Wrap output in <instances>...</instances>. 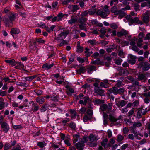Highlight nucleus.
<instances>
[{
    "mask_svg": "<svg viewBox=\"0 0 150 150\" xmlns=\"http://www.w3.org/2000/svg\"><path fill=\"white\" fill-rule=\"evenodd\" d=\"M125 91V89L124 88H120L118 89L117 87L114 86L112 88H110L108 90V93L112 94V93H113L115 95L118 94H122Z\"/></svg>",
    "mask_w": 150,
    "mask_h": 150,
    "instance_id": "f257e3e1",
    "label": "nucleus"
},
{
    "mask_svg": "<svg viewBox=\"0 0 150 150\" xmlns=\"http://www.w3.org/2000/svg\"><path fill=\"white\" fill-rule=\"evenodd\" d=\"M70 32V30H66L62 32L58 35V37L55 38V39L57 40L58 43H59L60 42V40L65 38Z\"/></svg>",
    "mask_w": 150,
    "mask_h": 150,
    "instance_id": "f03ea898",
    "label": "nucleus"
},
{
    "mask_svg": "<svg viewBox=\"0 0 150 150\" xmlns=\"http://www.w3.org/2000/svg\"><path fill=\"white\" fill-rule=\"evenodd\" d=\"M138 67L140 68L142 67L143 70L146 71L150 69V64L147 62H142L138 64Z\"/></svg>",
    "mask_w": 150,
    "mask_h": 150,
    "instance_id": "7ed1b4c3",
    "label": "nucleus"
},
{
    "mask_svg": "<svg viewBox=\"0 0 150 150\" xmlns=\"http://www.w3.org/2000/svg\"><path fill=\"white\" fill-rule=\"evenodd\" d=\"M150 12L149 11H147L143 15L142 21L145 24H148L150 21Z\"/></svg>",
    "mask_w": 150,
    "mask_h": 150,
    "instance_id": "20e7f679",
    "label": "nucleus"
},
{
    "mask_svg": "<svg viewBox=\"0 0 150 150\" xmlns=\"http://www.w3.org/2000/svg\"><path fill=\"white\" fill-rule=\"evenodd\" d=\"M115 105L119 108L124 106L127 103V101L124 100H118L117 98L115 99Z\"/></svg>",
    "mask_w": 150,
    "mask_h": 150,
    "instance_id": "39448f33",
    "label": "nucleus"
},
{
    "mask_svg": "<svg viewBox=\"0 0 150 150\" xmlns=\"http://www.w3.org/2000/svg\"><path fill=\"white\" fill-rule=\"evenodd\" d=\"M124 9L117 10L114 13L115 15H119L118 18L119 19H121L123 17L125 16V13L124 12Z\"/></svg>",
    "mask_w": 150,
    "mask_h": 150,
    "instance_id": "423d86ee",
    "label": "nucleus"
},
{
    "mask_svg": "<svg viewBox=\"0 0 150 150\" xmlns=\"http://www.w3.org/2000/svg\"><path fill=\"white\" fill-rule=\"evenodd\" d=\"M84 142L82 139H79L78 142L75 144V146L77 148L79 149V150H83V147L84 146Z\"/></svg>",
    "mask_w": 150,
    "mask_h": 150,
    "instance_id": "0eeeda50",
    "label": "nucleus"
},
{
    "mask_svg": "<svg viewBox=\"0 0 150 150\" xmlns=\"http://www.w3.org/2000/svg\"><path fill=\"white\" fill-rule=\"evenodd\" d=\"M64 16V15L62 13H59L58 14L57 16L54 17L52 19L51 21L53 22L55 21H62V18Z\"/></svg>",
    "mask_w": 150,
    "mask_h": 150,
    "instance_id": "6e6552de",
    "label": "nucleus"
},
{
    "mask_svg": "<svg viewBox=\"0 0 150 150\" xmlns=\"http://www.w3.org/2000/svg\"><path fill=\"white\" fill-rule=\"evenodd\" d=\"M146 112V109L143 108V107L140 108L138 109L137 116L139 117H141L142 116L145 114Z\"/></svg>",
    "mask_w": 150,
    "mask_h": 150,
    "instance_id": "1a4fd4ad",
    "label": "nucleus"
},
{
    "mask_svg": "<svg viewBox=\"0 0 150 150\" xmlns=\"http://www.w3.org/2000/svg\"><path fill=\"white\" fill-rule=\"evenodd\" d=\"M96 14L97 15L100 16L103 18H105L107 16L106 13L103 11V10L102 9H98L96 11Z\"/></svg>",
    "mask_w": 150,
    "mask_h": 150,
    "instance_id": "9d476101",
    "label": "nucleus"
},
{
    "mask_svg": "<svg viewBox=\"0 0 150 150\" xmlns=\"http://www.w3.org/2000/svg\"><path fill=\"white\" fill-rule=\"evenodd\" d=\"M128 32L126 30L122 29L120 31L117 33V36L119 37H122L124 36L126 37L128 35Z\"/></svg>",
    "mask_w": 150,
    "mask_h": 150,
    "instance_id": "9b49d317",
    "label": "nucleus"
},
{
    "mask_svg": "<svg viewBox=\"0 0 150 150\" xmlns=\"http://www.w3.org/2000/svg\"><path fill=\"white\" fill-rule=\"evenodd\" d=\"M146 76L144 74L139 73L138 75L137 79L138 81H141L142 82H144L147 80Z\"/></svg>",
    "mask_w": 150,
    "mask_h": 150,
    "instance_id": "f8f14e48",
    "label": "nucleus"
},
{
    "mask_svg": "<svg viewBox=\"0 0 150 150\" xmlns=\"http://www.w3.org/2000/svg\"><path fill=\"white\" fill-rule=\"evenodd\" d=\"M31 103H32L31 110L34 112L38 111L40 108L38 104L33 101L30 102V104Z\"/></svg>",
    "mask_w": 150,
    "mask_h": 150,
    "instance_id": "ddd939ff",
    "label": "nucleus"
},
{
    "mask_svg": "<svg viewBox=\"0 0 150 150\" xmlns=\"http://www.w3.org/2000/svg\"><path fill=\"white\" fill-rule=\"evenodd\" d=\"M83 99H84V100H81V99L79 100V103L80 104L83 105H85L87 102H89L90 100L89 97L88 96H85Z\"/></svg>",
    "mask_w": 150,
    "mask_h": 150,
    "instance_id": "4468645a",
    "label": "nucleus"
},
{
    "mask_svg": "<svg viewBox=\"0 0 150 150\" xmlns=\"http://www.w3.org/2000/svg\"><path fill=\"white\" fill-rule=\"evenodd\" d=\"M91 63L95 65H104V62L101 61L100 58H97L94 61H92Z\"/></svg>",
    "mask_w": 150,
    "mask_h": 150,
    "instance_id": "2eb2a0df",
    "label": "nucleus"
},
{
    "mask_svg": "<svg viewBox=\"0 0 150 150\" xmlns=\"http://www.w3.org/2000/svg\"><path fill=\"white\" fill-rule=\"evenodd\" d=\"M1 127L3 129V131L5 132L6 133L9 129V127L7 124L6 122H3L1 125Z\"/></svg>",
    "mask_w": 150,
    "mask_h": 150,
    "instance_id": "dca6fc26",
    "label": "nucleus"
},
{
    "mask_svg": "<svg viewBox=\"0 0 150 150\" xmlns=\"http://www.w3.org/2000/svg\"><path fill=\"white\" fill-rule=\"evenodd\" d=\"M94 92L100 96H103L104 93V91L100 87L95 88Z\"/></svg>",
    "mask_w": 150,
    "mask_h": 150,
    "instance_id": "f3484780",
    "label": "nucleus"
},
{
    "mask_svg": "<svg viewBox=\"0 0 150 150\" xmlns=\"http://www.w3.org/2000/svg\"><path fill=\"white\" fill-rule=\"evenodd\" d=\"M36 42H34L31 43L29 46V49L31 50H36V52H38V49L37 47Z\"/></svg>",
    "mask_w": 150,
    "mask_h": 150,
    "instance_id": "a211bd4d",
    "label": "nucleus"
},
{
    "mask_svg": "<svg viewBox=\"0 0 150 150\" xmlns=\"http://www.w3.org/2000/svg\"><path fill=\"white\" fill-rule=\"evenodd\" d=\"M13 21L8 19L7 18L5 19L4 21L5 26L6 27H11L13 26Z\"/></svg>",
    "mask_w": 150,
    "mask_h": 150,
    "instance_id": "6ab92c4d",
    "label": "nucleus"
},
{
    "mask_svg": "<svg viewBox=\"0 0 150 150\" xmlns=\"http://www.w3.org/2000/svg\"><path fill=\"white\" fill-rule=\"evenodd\" d=\"M20 32V30L17 28H12L11 29L10 33L12 36L13 35L18 34Z\"/></svg>",
    "mask_w": 150,
    "mask_h": 150,
    "instance_id": "aec40b11",
    "label": "nucleus"
},
{
    "mask_svg": "<svg viewBox=\"0 0 150 150\" xmlns=\"http://www.w3.org/2000/svg\"><path fill=\"white\" fill-rule=\"evenodd\" d=\"M5 62L13 66H14L16 65L17 62L15 61L14 59H12L10 60H6Z\"/></svg>",
    "mask_w": 150,
    "mask_h": 150,
    "instance_id": "412c9836",
    "label": "nucleus"
},
{
    "mask_svg": "<svg viewBox=\"0 0 150 150\" xmlns=\"http://www.w3.org/2000/svg\"><path fill=\"white\" fill-rule=\"evenodd\" d=\"M77 20V16H72L71 19L68 21V23L70 24L74 23Z\"/></svg>",
    "mask_w": 150,
    "mask_h": 150,
    "instance_id": "4be33fe9",
    "label": "nucleus"
},
{
    "mask_svg": "<svg viewBox=\"0 0 150 150\" xmlns=\"http://www.w3.org/2000/svg\"><path fill=\"white\" fill-rule=\"evenodd\" d=\"M96 67L94 66H88L87 68V71L88 73H91L93 71H95Z\"/></svg>",
    "mask_w": 150,
    "mask_h": 150,
    "instance_id": "5701e85b",
    "label": "nucleus"
},
{
    "mask_svg": "<svg viewBox=\"0 0 150 150\" xmlns=\"http://www.w3.org/2000/svg\"><path fill=\"white\" fill-rule=\"evenodd\" d=\"M85 50L84 52L86 54L85 56L87 57H88L92 54L93 52L92 51H90L89 49L88 48L86 47Z\"/></svg>",
    "mask_w": 150,
    "mask_h": 150,
    "instance_id": "b1692460",
    "label": "nucleus"
},
{
    "mask_svg": "<svg viewBox=\"0 0 150 150\" xmlns=\"http://www.w3.org/2000/svg\"><path fill=\"white\" fill-rule=\"evenodd\" d=\"M137 38L135 37H133L132 38H131L130 41V44L132 46L135 45L136 42L137 41Z\"/></svg>",
    "mask_w": 150,
    "mask_h": 150,
    "instance_id": "393cba45",
    "label": "nucleus"
},
{
    "mask_svg": "<svg viewBox=\"0 0 150 150\" xmlns=\"http://www.w3.org/2000/svg\"><path fill=\"white\" fill-rule=\"evenodd\" d=\"M65 88L67 89V90L70 92H69L68 91L67 92V94L68 95H70V93H74V90L72 88L70 87L69 86L66 85Z\"/></svg>",
    "mask_w": 150,
    "mask_h": 150,
    "instance_id": "a878e982",
    "label": "nucleus"
},
{
    "mask_svg": "<svg viewBox=\"0 0 150 150\" xmlns=\"http://www.w3.org/2000/svg\"><path fill=\"white\" fill-rule=\"evenodd\" d=\"M89 139L90 141L92 142H95L98 139L97 137L94 136L92 134L90 135Z\"/></svg>",
    "mask_w": 150,
    "mask_h": 150,
    "instance_id": "bb28decb",
    "label": "nucleus"
},
{
    "mask_svg": "<svg viewBox=\"0 0 150 150\" xmlns=\"http://www.w3.org/2000/svg\"><path fill=\"white\" fill-rule=\"evenodd\" d=\"M87 18L84 17H81L78 20V22L80 24H84L87 21Z\"/></svg>",
    "mask_w": 150,
    "mask_h": 150,
    "instance_id": "cd10ccee",
    "label": "nucleus"
},
{
    "mask_svg": "<svg viewBox=\"0 0 150 150\" xmlns=\"http://www.w3.org/2000/svg\"><path fill=\"white\" fill-rule=\"evenodd\" d=\"M133 90L128 91L129 94L131 95V97L134 98L137 96V93L136 91L133 92Z\"/></svg>",
    "mask_w": 150,
    "mask_h": 150,
    "instance_id": "c85d7f7f",
    "label": "nucleus"
},
{
    "mask_svg": "<svg viewBox=\"0 0 150 150\" xmlns=\"http://www.w3.org/2000/svg\"><path fill=\"white\" fill-rule=\"evenodd\" d=\"M120 79L121 80V81H118L117 82V83L116 84V87H117L119 88L122 86V81L124 80L123 77H121L120 78Z\"/></svg>",
    "mask_w": 150,
    "mask_h": 150,
    "instance_id": "c756f323",
    "label": "nucleus"
},
{
    "mask_svg": "<svg viewBox=\"0 0 150 150\" xmlns=\"http://www.w3.org/2000/svg\"><path fill=\"white\" fill-rule=\"evenodd\" d=\"M36 100L40 104H42L45 101V100L42 97H38L36 99Z\"/></svg>",
    "mask_w": 150,
    "mask_h": 150,
    "instance_id": "7c9ffc66",
    "label": "nucleus"
},
{
    "mask_svg": "<svg viewBox=\"0 0 150 150\" xmlns=\"http://www.w3.org/2000/svg\"><path fill=\"white\" fill-rule=\"evenodd\" d=\"M69 111L71 115V117L72 118H75L76 116V112L74 110L71 109Z\"/></svg>",
    "mask_w": 150,
    "mask_h": 150,
    "instance_id": "2f4dec72",
    "label": "nucleus"
},
{
    "mask_svg": "<svg viewBox=\"0 0 150 150\" xmlns=\"http://www.w3.org/2000/svg\"><path fill=\"white\" fill-rule=\"evenodd\" d=\"M17 16L16 13L14 14L13 13H11L10 16L8 17L9 18L10 21H13L14 20L16 17Z\"/></svg>",
    "mask_w": 150,
    "mask_h": 150,
    "instance_id": "473e14b6",
    "label": "nucleus"
},
{
    "mask_svg": "<svg viewBox=\"0 0 150 150\" xmlns=\"http://www.w3.org/2000/svg\"><path fill=\"white\" fill-rule=\"evenodd\" d=\"M109 119L112 122H115L117 121V118L110 114L109 115Z\"/></svg>",
    "mask_w": 150,
    "mask_h": 150,
    "instance_id": "72a5a7b5",
    "label": "nucleus"
},
{
    "mask_svg": "<svg viewBox=\"0 0 150 150\" xmlns=\"http://www.w3.org/2000/svg\"><path fill=\"white\" fill-rule=\"evenodd\" d=\"M109 7L107 5H105L103 8V11L106 13L107 15H109L110 13V11L108 9Z\"/></svg>",
    "mask_w": 150,
    "mask_h": 150,
    "instance_id": "f704fd0d",
    "label": "nucleus"
},
{
    "mask_svg": "<svg viewBox=\"0 0 150 150\" xmlns=\"http://www.w3.org/2000/svg\"><path fill=\"white\" fill-rule=\"evenodd\" d=\"M142 124L139 121H137L134 122L133 124V127L136 128L139 127H141L142 126Z\"/></svg>",
    "mask_w": 150,
    "mask_h": 150,
    "instance_id": "c9c22d12",
    "label": "nucleus"
},
{
    "mask_svg": "<svg viewBox=\"0 0 150 150\" xmlns=\"http://www.w3.org/2000/svg\"><path fill=\"white\" fill-rule=\"evenodd\" d=\"M53 64H49L48 63H46L44 64L42 66V68H46V69H50L53 67Z\"/></svg>",
    "mask_w": 150,
    "mask_h": 150,
    "instance_id": "e433bc0d",
    "label": "nucleus"
},
{
    "mask_svg": "<svg viewBox=\"0 0 150 150\" xmlns=\"http://www.w3.org/2000/svg\"><path fill=\"white\" fill-rule=\"evenodd\" d=\"M48 105L45 104L42 106L40 108L41 111L44 112L48 108Z\"/></svg>",
    "mask_w": 150,
    "mask_h": 150,
    "instance_id": "4c0bfd02",
    "label": "nucleus"
},
{
    "mask_svg": "<svg viewBox=\"0 0 150 150\" xmlns=\"http://www.w3.org/2000/svg\"><path fill=\"white\" fill-rule=\"evenodd\" d=\"M100 109L103 111H106L108 112V109L107 107V104H103L100 106Z\"/></svg>",
    "mask_w": 150,
    "mask_h": 150,
    "instance_id": "58836bf2",
    "label": "nucleus"
},
{
    "mask_svg": "<svg viewBox=\"0 0 150 150\" xmlns=\"http://www.w3.org/2000/svg\"><path fill=\"white\" fill-rule=\"evenodd\" d=\"M92 118V116L88 115H84L83 117V120L85 122H87L88 120H91Z\"/></svg>",
    "mask_w": 150,
    "mask_h": 150,
    "instance_id": "ea45409f",
    "label": "nucleus"
},
{
    "mask_svg": "<svg viewBox=\"0 0 150 150\" xmlns=\"http://www.w3.org/2000/svg\"><path fill=\"white\" fill-rule=\"evenodd\" d=\"M85 68L84 67H81L77 70V73L78 74L84 73L85 70Z\"/></svg>",
    "mask_w": 150,
    "mask_h": 150,
    "instance_id": "a19ab883",
    "label": "nucleus"
},
{
    "mask_svg": "<svg viewBox=\"0 0 150 150\" xmlns=\"http://www.w3.org/2000/svg\"><path fill=\"white\" fill-rule=\"evenodd\" d=\"M127 72V71L125 69H121L119 70L118 74L120 76H121L125 74L126 72Z\"/></svg>",
    "mask_w": 150,
    "mask_h": 150,
    "instance_id": "79ce46f5",
    "label": "nucleus"
},
{
    "mask_svg": "<svg viewBox=\"0 0 150 150\" xmlns=\"http://www.w3.org/2000/svg\"><path fill=\"white\" fill-rule=\"evenodd\" d=\"M46 144L44 142H38L37 144V145L39 147L42 148L45 146Z\"/></svg>",
    "mask_w": 150,
    "mask_h": 150,
    "instance_id": "37998d69",
    "label": "nucleus"
},
{
    "mask_svg": "<svg viewBox=\"0 0 150 150\" xmlns=\"http://www.w3.org/2000/svg\"><path fill=\"white\" fill-rule=\"evenodd\" d=\"M139 21V19L137 17H135L134 19H131L130 20V22L132 23H137Z\"/></svg>",
    "mask_w": 150,
    "mask_h": 150,
    "instance_id": "c03bdc74",
    "label": "nucleus"
},
{
    "mask_svg": "<svg viewBox=\"0 0 150 150\" xmlns=\"http://www.w3.org/2000/svg\"><path fill=\"white\" fill-rule=\"evenodd\" d=\"M124 139V137L120 134L118 135L117 136V141L118 142L122 141Z\"/></svg>",
    "mask_w": 150,
    "mask_h": 150,
    "instance_id": "a18cd8bd",
    "label": "nucleus"
},
{
    "mask_svg": "<svg viewBox=\"0 0 150 150\" xmlns=\"http://www.w3.org/2000/svg\"><path fill=\"white\" fill-rule=\"evenodd\" d=\"M87 43L90 44L93 46H94L96 45L97 42L96 40H89L87 41Z\"/></svg>",
    "mask_w": 150,
    "mask_h": 150,
    "instance_id": "49530a36",
    "label": "nucleus"
},
{
    "mask_svg": "<svg viewBox=\"0 0 150 150\" xmlns=\"http://www.w3.org/2000/svg\"><path fill=\"white\" fill-rule=\"evenodd\" d=\"M51 99L54 101H58L59 100V97L57 95L51 96Z\"/></svg>",
    "mask_w": 150,
    "mask_h": 150,
    "instance_id": "de8ad7c7",
    "label": "nucleus"
},
{
    "mask_svg": "<svg viewBox=\"0 0 150 150\" xmlns=\"http://www.w3.org/2000/svg\"><path fill=\"white\" fill-rule=\"evenodd\" d=\"M86 110V108L85 107H83L79 110V112L81 114H83L85 113Z\"/></svg>",
    "mask_w": 150,
    "mask_h": 150,
    "instance_id": "09e8293b",
    "label": "nucleus"
},
{
    "mask_svg": "<svg viewBox=\"0 0 150 150\" xmlns=\"http://www.w3.org/2000/svg\"><path fill=\"white\" fill-rule=\"evenodd\" d=\"M79 136L77 134H75L73 135V141L74 143H75L79 139Z\"/></svg>",
    "mask_w": 150,
    "mask_h": 150,
    "instance_id": "8fccbe9b",
    "label": "nucleus"
},
{
    "mask_svg": "<svg viewBox=\"0 0 150 150\" xmlns=\"http://www.w3.org/2000/svg\"><path fill=\"white\" fill-rule=\"evenodd\" d=\"M110 27L114 30L116 29L118 27V25L115 23H113L110 24Z\"/></svg>",
    "mask_w": 150,
    "mask_h": 150,
    "instance_id": "3c124183",
    "label": "nucleus"
},
{
    "mask_svg": "<svg viewBox=\"0 0 150 150\" xmlns=\"http://www.w3.org/2000/svg\"><path fill=\"white\" fill-rule=\"evenodd\" d=\"M70 120V119L68 118H66L65 120H63L62 121V125L64 126H65L66 124V123L69 122Z\"/></svg>",
    "mask_w": 150,
    "mask_h": 150,
    "instance_id": "603ef678",
    "label": "nucleus"
},
{
    "mask_svg": "<svg viewBox=\"0 0 150 150\" xmlns=\"http://www.w3.org/2000/svg\"><path fill=\"white\" fill-rule=\"evenodd\" d=\"M86 24H79V27L80 29L81 30H85L86 31V28L85 25Z\"/></svg>",
    "mask_w": 150,
    "mask_h": 150,
    "instance_id": "864d4df0",
    "label": "nucleus"
},
{
    "mask_svg": "<svg viewBox=\"0 0 150 150\" xmlns=\"http://www.w3.org/2000/svg\"><path fill=\"white\" fill-rule=\"evenodd\" d=\"M69 126L71 128L74 129L76 128V126L75 123L73 122H71L69 125Z\"/></svg>",
    "mask_w": 150,
    "mask_h": 150,
    "instance_id": "5fc2aeb1",
    "label": "nucleus"
},
{
    "mask_svg": "<svg viewBox=\"0 0 150 150\" xmlns=\"http://www.w3.org/2000/svg\"><path fill=\"white\" fill-rule=\"evenodd\" d=\"M79 9V7L78 5H74L73 6L72 10H71V11L73 12H74Z\"/></svg>",
    "mask_w": 150,
    "mask_h": 150,
    "instance_id": "6e6d98bb",
    "label": "nucleus"
},
{
    "mask_svg": "<svg viewBox=\"0 0 150 150\" xmlns=\"http://www.w3.org/2000/svg\"><path fill=\"white\" fill-rule=\"evenodd\" d=\"M100 86L104 88H107L109 86L108 84L105 83H104V82H101L100 83Z\"/></svg>",
    "mask_w": 150,
    "mask_h": 150,
    "instance_id": "4d7b16f0",
    "label": "nucleus"
},
{
    "mask_svg": "<svg viewBox=\"0 0 150 150\" xmlns=\"http://www.w3.org/2000/svg\"><path fill=\"white\" fill-rule=\"evenodd\" d=\"M38 75H35L32 76H29L28 77H27L26 79L27 81L32 80L34 78L36 77Z\"/></svg>",
    "mask_w": 150,
    "mask_h": 150,
    "instance_id": "13d9d810",
    "label": "nucleus"
},
{
    "mask_svg": "<svg viewBox=\"0 0 150 150\" xmlns=\"http://www.w3.org/2000/svg\"><path fill=\"white\" fill-rule=\"evenodd\" d=\"M70 141V139H65L64 140L65 144L68 146H70L71 145Z\"/></svg>",
    "mask_w": 150,
    "mask_h": 150,
    "instance_id": "bf43d9fd",
    "label": "nucleus"
},
{
    "mask_svg": "<svg viewBox=\"0 0 150 150\" xmlns=\"http://www.w3.org/2000/svg\"><path fill=\"white\" fill-rule=\"evenodd\" d=\"M108 140L107 139H105L101 142V144L103 146L105 147L107 144Z\"/></svg>",
    "mask_w": 150,
    "mask_h": 150,
    "instance_id": "052dcab7",
    "label": "nucleus"
},
{
    "mask_svg": "<svg viewBox=\"0 0 150 150\" xmlns=\"http://www.w3.org/2000/svg\"><path fill=\"white\" fill-rule=\"evenodd\" d=\"M94 103L97 104H100L104 103V101L101 100L100 99H97L95 100Z\"/></svg>",
    "mask_w": 150,
    "mask_h": 150,
    "instance_id": "680f3d73",
    "label": "nucleus"
},
{
    "mask_svg": "<svg viewBox=\"0 0 150 150\" xmlns=\"http://www.w3.org/2000/svg\"><path fill=\"white\" fill-rule=\"evenodd\" d=\"M34 93L38 95H40L42 94L43 91L40 90H35Z\"/></svg>",
    "mask_w": 150,
    "mask_h": 150,
    "instance_id": "e2e57ef3",
    "label": "nucleus"
},
{
    "mask_svg": "<svg viewBox=\"0 0 150 150\" xmlns=\"http://www.w3.org/2000/svg\"><path fill=\"white\" fill-rule=\"evenodd\" d=\"M129 130L128 127H125L123 129V132L124 134H127Z\"/></svg>",
    "mask_w": 150,
    "mask_h": 150,
    "instance_id": "0e129e2a",
    "label": "nucleus"
},
{
    "mask_svg": "<svg viewBox=\"0 0 150 150\" xmlns=\"http://www.w3.org/2000/svg\"><path fill=\"white\" fill-rule=\"evenodd\" d=\"M139 101L138 100H136L132 103V106L134 107H137L139 105Z\"/></svg>",
    "mask_w": 150,
    "mask_h": 150,
    "instance_id": "69168bd1",
    "label": "nucleus"
},
{
    "mask_svg": "<svg viewBox=\"0 0 150 150\" xmlns=\"http://www.w3.org/2000/svg\"><path fill=\"white\" fill-rule=\"evenodd\" d=\"M115 64L117 65H119L121 64V62L122 60L120 58H118L117 59L115 60Z\"/></svg>",
    "mask_w": 150,
    "mask_h": 150,
    "instance_id": "338daca9",
    "label": "nucleus"
},
{
    "mask_svg": "<svg viewBox=\"0 0 150 150\" xmlns=\"http://www.w3.org/2000/svg\"><path fill=\"white\" fill-rule=\"evenodd\" d=\"M86 113L88 116H92L93 114L92 110L91 109H88Z\"/></svg>",
    "mask_w": 150,
    "mask_h": 150,
    "instance_id": "774afa93",
    "label": "nucleus"
}]
</instances>
